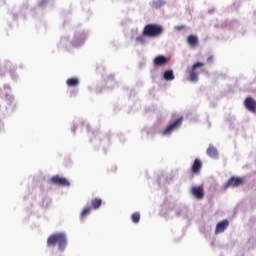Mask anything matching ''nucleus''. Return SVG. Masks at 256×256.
<instances>
[{
    "mask_svg": "<svg viewBox=\"0 0 256 256\" xmlns=\"http://www.w3.org/2000/svg\"><path fill=\"white\" fill-rule=\"evenodd\" d=\"M229 227V220H222L218 222L215 229V234L218 235V233H223L225 229Z\"/></svg>",
    "mask_w": 256,
    "mask_h": 256,
    "instance_id": "11",
    "label": "nucleus"
},
{
    "mask_svg": "<svg viewBox=\"0 0 256 256\" xmlns=\"http://www.w3.org/2000/svg\"><path fill=\"white\" fill-rule=\"evenodd\" d=\"M131 219L133 223H139V221H141V214H139V212L133 213Z\"/></svg>",
    "mask_w": 256,
    "mask_h": 256,
    "instance_id": "18",
    "label": "nucleus"
},
{
    "mask_svg": "<svg viewBox=\"0 0 256 256\" xmlns=\"http://www.w3.org/2000/svg\"><path fill=\"white\" fill-rule=\"evenodd\" d=\"M163 78L165 81H173L175 79V74L173 73V70H166L164 72Z\"/></svg>",
    "mask_w": 256,
    "mask_h": 256,
    "instance_id": "15",
    "label": "nucleus"
},
{
    "mask_svg": "<svg viewBox=\"0 0 256 256\" xmlns=\"http://www.w3.org/2000/svg\"><path fill=\"white\" fill-rule=\"evenodd\" d=\"M182 123H183V117L176 119L173 123L169 124L162 131V135H171V133H173V131H176V129H179V127H181Z\"/></svg>",
    "mask_w": 256,
    "mask_h": 256,
    "instance_id": "4",
    "label": "nucleus"
},
{
    "mask_svg": "<svg viewBox=\"0 0 256 256\" xmlns=\"http://www.w3.org/2000/svg\"><path fill=\"white\" fill-rule=\"evenodd\" d=\"M244 107L247 111H250V113L256 114V100H254L253 97L248 96L245 98Z\"/></svg>",
    "mask_w": 256,
    "mask_h": 256,
    "instance_id": "5",
    "label": "nucleus"
},
{
    "mask_svg": "<svg viewBox=\"0 0 256 256\" xmlns=\"http://www.w3.org/2000/svg\"><path fill=\"white\" fill-rule=\"evenodd\" d=\"M191 194L196 197V199H203L205 197V191H203V187L194 186L191 188Z\"/></svg>",
    "mask_w": 256,
    "mask_h": 256,
    "instance_id": "8",
    "label": "nucleus"
},
{
    "mask_svg": "<svg viewBox=\"0 0 256 256\" xmlns=\"http://www.w3.org/2000/svg\"><path fill=\"white\" fill-rule=\"evenodd\" d=\"M103 205V200L101 198H93L91 200V208L92 209H99Z\"/></svg>",
    "mask_w": 256,
    "mask_h": 256,
    "instance_id": "13",
    "label": "nucleus"
},
{
    "mask_svg": "<svg viewBox=\"0 0 256 256\" xmlns=\"http://www.w3.org/2000/svg\"><path fill=\"white\" fill-rule=\"evenodd\" d=\"M47 245L48 247L58 245L59 251H65V247H67V237L63 233L52 234L47 239Z\"/></svg>",
    "mask_w": 256,
    "mask_h": 256,
    "instance_id": "1",
    "label": "nucleus"
},
{
    "mask_svg": "<svg viewBox=\"0 0 256 256\" xmlns=\"http://www.w3.org/2000/svg\"><path fill=\"white\" fill-rule=\"evenodd\" d=\"M175 29H177V31H181V29H185V26L184 25L176 26Z\"/></svg>",
    "mask_w": 256,
    "mask_h": 256,
    "instance_id": "20",
    "label": "nucleus"
},
{
    "mask_svg": "<svg viewBox=\"0 0 256 256\" xmlns=\"http://www.w3.org/2000/svg\"><path fill=\"white\" fill-rule=\"evenodd\" d=\"M68 87H77L79 85V78H70L66 81Z\"/></svg>",
    "mask_w": 256,
    "mask_h": 256,
    "instance_id": "16",
    "label": "nucleus"
},
{
    "mask_svg": "<svg viewBox=\"0 0 256 256\" xmlns=\"http://www.w3.org/2000/svg\"><path fill=\"white\" fill-rule=\"evenodd\" d=\"M50 181L54 185H60L61 187H69V185H71V182H69V180H67V178H63L59 175H56V176L52 177L50 179Z\"/></svg>",
    "mask_w": 256,
    "mask_h": 256,
    "instance_id": "6",
    "label": "nucleus"
},
{
    "mask_svg": "<svg viewBox=\"0 0 256 256\" xmlns=\"http://www.w3.org/2000/svg\"><path fill=\"white\" fill-rule=\"evenodd\" d=\"M169 63V59L163 55L156 56L154 59L155 67H163V65H167Z\"/></svg>",
    "mask_w": 256,
    "mask_h": 256,
    "instance_id": "10",
    "label": "nucleus"
},
{
    "mask_svg": "<svg viewBox=\"0 0 256 256\" xmlns=\"http://www.w3.org/2000/svg\"><path fill=\"white\" fill-rule=\"evenodd\" d=\"M205 67V63L203 62H196L195 64L192 65L191 69L189 70V77L190 81L193 83H197L199 81V71L197 69Z\"/></svg>",
    "mask_w": 256,
    "mask_h": 256,
    "instance_id": "3",
    "label": "nucleus"
},
{
    "mask_svg": "<svg viewBox=\"0 0 256 256\" xmlns=\"http://www.w3.org/2000/svg\"><path fill=\"white\" fill-rule=\"evenodd\" d=\"M207 63H213V56H209L207 58Z\"/></svg>",
    "mask_w": 256,
    "mask_h": 256,
    "instance_id": "21",
    "label": "nucleus"
},
{
    "mask_svg": "<svg viewBox=\"0 0 256 256\" xmlns=\"http://www.w3.org/2000/svg\"><path fill=\"white\" fill-rule=\"evenodd\" d=\"M187 43L190 47H197L199 45V37L196 35H189L187 38Z\"/></svg>",
    "mask_w": 256,
    "mask_h": 256,
    "instance_id": "12",
    "label": "nucleus"
},
{
    "mask_svg": "<svg viewBox=\"0 0 256 256\" xmlns=\"http://www.w3.org/2000/svg\"><path fill=\"white\" fill-rule=\"evenodd\" d=\"M145 37H146V36L143 35V32H142V35L138 36V37L136 38V41H137L138 43H142V45H143V44L147 43V39H146Z\"/></svg>",
    "mask_w": 256,
    "mask_h": 256,
    "instance_id": "19",
    "label": "nucleus"
},
{
    "mask_svg": "<svg viewBox=\"0 0 256 256\" xmlns=\"http://www.w3.org/2000/svg\"><path fill=\"white\" fill-rule=\"evenodd\" d=\"M207 155H208V157L215 159L218 155L217 148H215L213 146H209L207 149Z\"/></svg>",
    "mask_w": 256,
    "mask_h": 256,
    "instance_id": "14",
    "label": "nucleus"
},
{
    "mask_svg": "<svg viewBox=\"0 0 256 256\" xmlns=\"http://www.w3.org/2000/svg\"><path fill=\"white\" fill-rule=\"evenodd\" d=\"M203 168V162H201L200 159L196 158L194 160V163L191 167V172L194 174V175H199V173H201V169Z\"/></svg>",
    "mask_w": 256,
    "mask_h": 256,
    "instance_id": "9",
    "label": "nucleus"
},
{
    "mask_svg": "<svg viewBox=\"0 0 256 256\" xmlns=\"http://www.w3.org/2000/svg\"><path fill=\"white\" fill-rule=\"evenodd\" d=\"M143 35L151 39L163 35V26L159 24H148L143 29Z\"/></svg>",
    "mask_w": 256,
    "mask_h": 256,
    "instance_id": "2",
    "label": "nucleus"
},
{
    "mask_svg": "<svg viewBox=\"0 0 256 256\" xmlns=\"http://www.w3.org/2000/svg\"><path fill=\"white\" fill-rule=\"evenodd\" d=\"M91 211H93V208H91V207L84 208L83 211L81 212V219H85V217H87V215L91 214Z\"/></svg>",
    "mask_w": 256,
    "mask_h": 256,
    "instance_id": "17",
    "label": "nucleus"
},
{
    "mask_svg": "<svg viewBox=\"0 0 256 256\" xmlns=\"http://www.w3.org/2000/svg\"><path fill=\"white\" fill-rule=\"evenodd\" d=\"M243 183H245L243 178L231 177L224 185V189H228V187H239L240 185H243Z\"/></svg>",
    "mask_w": 256,
    "mask_h": 256,
    "instance_id": "7",
    "label": "nucleus"
}]
</instances>
